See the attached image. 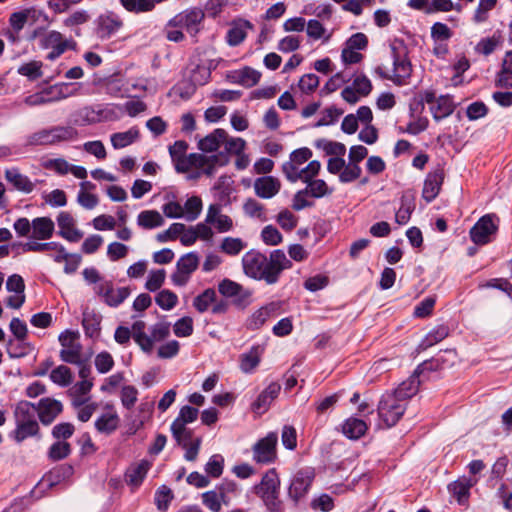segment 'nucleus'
<instances>
[{
	"label": "nucleus",
	"mask_w": 512,
	"mask_h": 512,
	"mask_svg": "<svg viewBox=\"0 0 512 512\" xmlns=\"http://www.w3.org/2000/svg\"><path fill=\"white\" fill-rule=\"evenodd\" d=\"M70 134V131L65 128H55L52 130H43L38 133H35L31 137V143L37 145H47L55 143L56 141H60L62 139L67 138Z\"/></svg>",
	"instance_id": "nucleus-28"
},
{
	"label": "nucleus",
	"mask_w": 512,
	"mask_h": 512,
	"mask_svg": "<svg viewBox=\"0 0 512 512\" xmlns=\"http://www.w3.org/2000/svg\"><path fill=\"white\" fill-rule=\"evenodd\" d=\"M204 469L208 477L219 478L224 470V457L220 454L212 455Z\"/></svg>",
	"instance_id": "nucleus-51"
},
{
	"label": "nucleus",
	"mask_w": 512,
	"mask_h": 512,
	"mask_svg": "<svg viewBox=\"0 0 512 512\" xmlns=\"http://www.w3.org/2000/svg\"><path fill=\"white\" fill-rule=\"evenodd\" d=\"M102 316L94 310L86 308L83 311L82 326L86 337L98 339L101 333Z\"/></svg>",
	"instance_id": "nucleus-23"
},
{
	"label": "nucleus",
	"mask_w": 512,
	"mask_h": 512,
	"mask_svg": "<svg viewBox=\"0 0 512 512\" xmlns=\"http://www.w3.org/2000/svg\"><path fill=\"white\" fill-rule=\"evenodd\" d=\"M60 228L59 235L70 242H78L83 237V232L74 227V219L70 213L62 211L57 217Z\"/></svg>",
	"instance_id": "nucleus-20"
},
{
	"label": "nucleus",
	"mask_w": 512,
	"mask_h": 512,
	"mask_svg": "<svg viewBox=\"0 0 512 512\" xmlns=\"http://www.w3.org/2000/svg\"><path fill=\"white\" fill-rule=\"evenodd\" d=\"M199 265V257L195 252H189L183 255L176 264L178 270H182L185 274L191 275Z\"/></svg>",
	"instance_id": "nucleus-52"
},
{
	"label": "nucleus",
	"mask_w": 512,
	"mask_h": 512,
	"mask_svg": "<svg viewBox=\"0 0 512 512\" xmlns=\"http://www.w3.org/2000/svg\"><path fill=\"white\" fill-rule=\"evenodd\" d=\"M139 136V129L137 127H131L127 131L112 134L111 143L115 149H121L134 143Z\"/></svg>",
	"instance_id": "nucleus-38"
},
{
	"label": "nucleus",
	"mask_w": 512,
	"mask_h": 512,
	"mask_svg": "<svg viewBox=\"0 0 512 512\" xmlns=\"http://www.w3.org/2000/svg\"><path fill=\"white\" fill-rule=\"evenodd\" d=\"M155 302L161 309L168 311L177 305L178 297L174 292L164 289L156 295Z\"/></svg>",
	"instance_id": "nucleus-55"
},
{
	"label": "nucleus",
	"mask_w": 512,
	"mask_h": 512,
	"mask_svg": "<svg viewBox=\"0 0 512 512\" xmlns=\"http://www.w3.org/2000/svg\"><path fill=\"white\" fill-rule=\"evenodd\" d=\"M42 62L30 61L25 63L18 68V73L22 76H26L29 80H37L42 76Z\"/></svg>",
	"instance_id": "nucleus-57"
},
{
	"label": "nucleus",
	"mask_w": 512,
	"mask_h": 512,
	"mask_svg": "<svg viewBox=\"0 0 512 512\" xmlns=\"http://www.w3.org/2000/svg\"><path fill=\"white\" fill-rule=\"evenodd\" d=\"M67 88V84H55L43 89L41 92L46 99H49V103H51L66 98L69 95L65 91Z\"/></svg>",
	"instance_id": "nucleus-60"
},
{
	"label": "nucleus",
	"mask_w": 512,
	"mask_h": 512,
	"mask_svg": "<svg viewBox=\"0 0 512 512\" xmlns=\"http://www.w3.org/2000/svg\"><path fill=\"white\" fill-rule=\"evenodd\" d=\"M214 491L218 492L220 500L225 506L230 505L231 496L236 495L238 491V485L234 480L223 479L221 483L217 484Z\"/></svg>",
	"instance_id": "nucleus-44"
},
{
	"label": "nucleus",
	"mask_w": 512,
	"mask_h": 512,
	"mask_svg": "<svg viewBox=\"0 0 512 512\" xmlns=\"http://www.w3.org/2000/svg\"><path fill=\"white\" fill-rule=\"evenodd\" d=\"M123 25L122 20L113 12L102 14L98 18V34L102 37H110Z\"/></svg>",
	"instance_id": "nucleus-24"
},
{
	"label": "nucleus",
	"mask_w": 512,
	"mask_h": 512,
	"mask_svg": "<svg viewBox=\"0 0 512 512\" xmlns=\"http://www.w3.org/2000/svg\"><path fill=\"white\" fill-rule=\"evenodd\" d=\"M394 157H407L412 160H428V156L422 151H419L417 147L413 146L407 140H399L395 144Z\"/></svg>",
	"instance_id": "nucleus-35"
},
{
	"label": "nucleus",
	"mask_w": 512,
	"mask_h": 512,
	"mask_svg": "<svg viewBox=\"0 0 512 512\" xmlns=\"http://www.w3.org/2000/svg\"><path fill=\"white\" fill-rule=\"evenodd\" d=\"M261 78V73L251 67L243 68L239 73L238 82L244 86H255Z\"/></svg>",
	"instance_id": "nucleus-63"
},
{
	"label": "nucleus",
	"mask_w": 512,
	"mask_h": 512,
	"mask_svg": "<svg viewBox=\"0 0 512 512\" xmlns=\"http://www.w3.org/2000/svg\"><path fill=\"white\" fill-rule=\"evenodd\" d=\"M34 407L36 418L38 417L43 425H50L63 412V404L50 397L41 398Z\"/></svg>",
	"instance_id": "nucleus-12"
},
{
	"label": "nucleus",
	"mask_w": 512,
	"mask_h": 512,
	"mask_svg": "<svg viewBox=\"0 0 512 512\" xmlns=\"http://www.w3.org/2000/svg\"><path fill=\"white\" fill-rule=\"evenodd\" d=\"M393 59V82L401 85L411 75V63L407 57V49L401 43L399 46L391 45Z\"/></svg>",
	"instance_id": "nucleus-8"
},
{
	"label": "nucleus",
	"mask_w": 512,
	"mask_h": 512,
	"mask_svg": "<svg viewBox=\"0 0 512 512\" xmlns=\"http://www.w3.org/2000/svg\"><path fill=\"white\" fill-rule=\"evenodd\" d=\"M314 477L315 474L312 469L306 468L297 471L289 486L288 494L290 498L297 502L299 499L304 497L307 494Z\"/></svg>",
	"instance_id": "nucleus-13"
},
{
	"label": "nucleus",
	"mask_w": 512,
	"mask_h": 512,
	"mask_svg": "<svg viewBox=\"0 0 512 512\" xmlns=\"http://www.w3.org/2000/svg\"><path fill=\"white\" fill-rule=\"evenodd\" d=\"M281 390V386L277 382L270 383L257 397L252 404V410L255 413H265L271 403L278 397Z\"/></svg>",
	"instance_id": "nucleus-17"
},
{
	"label": "nucleus",
	"mask_w": 512,
	"mask_h": 512,
	"mask_svg": "<svg viewBox=\"0 0 512 512\" xmlns=\"http://www.w3.org/2000/svg\"><path fill=\"white\" fill-rule=\"evenodd\" d=\"M415 210V196L412 191H405L401 196V205L395 214V221L399 225L406 224Z\"/></svg>",
	"instance_id": "nucleus-27"
},
{
	"label": "nucleus",
	"mask_w": 512,
	"mask_h": 512,
	"mask_svg": "<svg viewBox=\"0 0 512 512\" xmlns=\"http://www.w3.org/2000/svg\"><path fill=\"white\" fill-rule=\"evenodd\" d=\"M215 301H216L215 290L212 288H207L201 294H199L198 296H196L194 298L193 306L195 307V309L198 312L203 313V312L207 311L210 304H212Z\"/></svg>",
	"instance_id": "nucleus-49"
},
{
	"label": "nucleus",
	"mask_w": 512,
	"mask_h": 512,
	"mask_svg": "<svg viewBox=\"0 0 512 512\" xmlns=\"http://www.w3.org/2000/svg\"><path fill=\"white\" fill-rule=\"evenodd\" d=\"M330 173L339 174L342 182H351L360 176L359 162H327Z\"/></svg>",
	"instance_id": "nucleus-19"
},
{
	"label": "nucleus",
	"mask_w": 512,
	"mask_h": 512,
	"mask_svg": "<svg viewBox=\"0 0 512 512\" xmlns=\"http://www.w3.org/2000/svg\"><path fill=\"white\" fill-rule=\"evenodd\" d=\"M455 110V104L449 95H441L437 98L435 104L430 107V111L435 121H440L450 116Z\"/></svg>",
	"instance_id": "nucleus-30"
},
{
	"label": "nucleus",
	"mask_w": 512,
	"mask_h": 512,
	"mask_svg": "<svg viewBox=\"0 0 512 512\" xmlns=\"http://www.w3.org/2000/svg\"><path fill=\"white\" fill-rule=\"evenodd\" d=\"M32 8L24 9L22 11L14 12L9 17V24L15 33H19L25 26L28 18L34 13Z\"/></svg>",
	"instance_id": "nucleus-54"
},
{
	"label": "nucleus",
	"mask_w": 512,
	"mask_h": 512,
	"mask_svg": "<svg viewBox=\"0 0 512 512\" xmlns=\"http://www.w3.org/2000/svg\"><path fill=\"white\" fill-rule=\"evenodd\" d=\"M317 148L322 149L329 160H343L346 153V147L339 142L328 141L326 139H319L315 142Z\"/></svg>",
	"instance_id": "nucleus-36"
},
{
	"label": "nucleus",
	"mask_w": 512,
	"mask_h": 512,
	"mask_svg": "<svg viewBox=\"0 0 512 512\" xmlns=\"http://www.w3.org/2000/svg\"><path fill=\"white\" fill-rule=\"evenodd\" d=\"M75 432V427L70 422H62L56 424L51 431V435L57 441H66Z\"/></svg>",
	"instance_id": "nucleus-58"
},
{
	"label": "nucleus",
	"mask_w": 512,
	"mask_h": 512,
	"mask_svg": "<svg viewBox=\"0 0 512 512\" xmlns=\"http://www.w3.org/2000/svg\"><path fill=\"white\" fill-rule=\"evenodd\" d=\"M6 179L13 184V186L24 193H30L34 189V184L30 179L19 173L17 169H11L6 171Z\"/></svg>",
	"instance_id": "nucleus-41"
},
{
	"label": "nucleus",
	"mask_w": 512,
	"mask_h": 512,
	"mask_svg": "<svg viewBox=\"0 0 512 512\" xmlns=\"http://www.w3.org/2000/svg\"><path fill=\"white\" fill-rule=\"evenodd\" d=\"M151 464L147 460H141L139 463L132 464L125 473L128 484L139 486L146 477Z\"/></svg>",
	"instance_id": "nucleus-31"
},
{
	"label": "nucleus",
	"mask_w": 512,
	"mask_h": 512,
	"mask_svg": "<svg viewBox=\"0 0 512 512\" xmlns=\"http://www.w3.org/2000/svg\"><path fill=\"white\" fill-rule=\"evenodd\" d=\"M245 246L246 244L240 238L225 237L222 240L220 249L227 255L236 256L245 248Z\"/></svg>",
	"instance_id": "nucleus-53"
},
{
	"label": "nucleus",
	"mask_w": 512,
	"mask_h": 512,
	"mask_svg": "<svg viewBox=\"0 0 512 512\" xmlns=\"http://www.w3.org/2000/svg\"><path fill=\"white\" fill-rule=\"evenodd\" d=\"M246 142L240 137H231L226 132V139L223 140L220 152L222 156L234 157L236 160H247V156L244 153Z\"/></svg>",
	"instance_id": "nucleus-21"
},
{
	"label": "nucleus",
	"mask_w": 512,
	"mask_h": 512,
	"mask_svg": "<svg viewBox=\"0 0 512 512\" xmlns=\"http://www.w3.org/2000/svg\"><path fill=\"white\" fill-rule=\"evenodd\" d=\"M233 180L229 176H221L214 185V189L217 191L218 201L224 205L230 203V196L234 191Z\"/></svg>",
	"instance_id": "nucleus-42"
},
{
	"label": "nucleus",
	"mask_w": 512,
	"mask_h": 512,
	"mask_svg": "<svg viewBox=\"0 0 512 512\" xmlns=\"http://www.w3.org/2000/svg\"><path fill=\"white\" fill-rule=\"evenodd\" d=\"M444 178V169L440 165L434 171L428 173L422 190V197L427 203L432 202L439 195Z\"/></svg>",
	"instance_id": "nucleus-15"
},
{
	"label": "nucleus",
	"mask_w": 512,
	"mask_h": 512,
	"mask_svg": "<svg viewBox=\"0 0 512 512\" xmlns=\"http://www.w3.org/2000/svg\"><path fill=\"white\" fill-rule=\"evenodd\" d=\"M256 194L261 198H271L278 193L279 182L272 177L264 176L255 181L254 184Z\"/></svg>",
	"instance_id": "nucleus-34"
},
{
	"label": "nucleus",
	"mask_w": 512,
	"mask_h": 512,
	"mask_svg": "<svg viewBox=\"0 0 512 512\" xmlns=\"http://www.w3.org/2000/svg\"><path fill=\"white\" fill-rule=\"evenodd\" d=\"M205 19V12L199 7L188 8L171 18L166 27L184 28L192 35H197L201 30V24Z\"/></svg>",
	"instance_id": "nucleus-4"
},
{
	"label": "nucleus",
	"mask_w": 512,
	"mask_h": 512,
	"mask_svg": "<svg viewBox=\"0 0 512 512\" xmlns=\"http://www.w3.org/2000/svg\"><path fill=\"white\" fill-rule=\"evenodd\" d=\"M262 353H263V348H261L259 345L252 346L248 352L243 353L240 356L241 371L244 373L253 372L261 361Z\"/></svg>",
	"instance_id": "nucleus-32"
},
{
	"label": "nucleus",
	"mask_w": 512,
	"mask_h": 512,
	"mask_svg": "<svg viewBox=\"0 0 512 512\" xmlns=\"http://www.w3.org/2000/svg\"><path fill=\"white\" fill-rule=\"evenodd\" d=\"M203 505L211 512H220L223 502L220 500L218 492L214 489L206 491L201 495Z\"/></svg>",
	"instance_id": "nucleus-59"
},
{
	"label": "nucleus",
	"mask_w": 512,
	"mask_h": 512,
	"mask_svg": "<svg viewBox=\"0 0 512 512\" xmlns=\"http://www.w3.org/2000/svg\"><path fill=\"white\" fill-rule=\"evenodd\" d=\"M495 84L501 88H512V51L505 53Z\"/></svg>",
	"instance_id": "nucleus-33"
},
{
	"label": "nucleus",
	"mask_w": 512,
	"mask_h": 512,
	"mask_svg": "<svg viewBox=\"0 0 512 512\" xmlns=\"http://www.w3.org/2000/svg\"><path fill=\"white\" fill-rule=\"evenodd\" d=\"M280 490L260 495L267 510L270 512H282V501L279 498Z\"/></svg>",
	"instance_id": "nucleus-64"
},
{
	"label": "nucleus",
	"mask_w": 512,
	"mask_h": 512,
	"mask_svg": "<svg viewBox=\"0 0 512 512\" xmlns=\"http://www.w3.org/2000/svg\"><path fill=\"white\" fill-rule=\"evenodd\" d=\"M243 210L249 217H256L261 221H266L264 206L253 198H249L243 205Z\"/></svg>",
	"instance_id": "nucleus-62"
},
{
	"label": "nucleus",
	"mask_w": 512,
	"mask_h": 512,
	"mask_svg": "<svg viewBox=\"0 0 512 512\" xmlns=\"http://www.w3.org/2000/svg\"><path fill=\"white\" fill-rule=\"evenodd\" d=\"M50 379L53 383L62 387L69 386L73 381L71 370L65 365H60L53 369L50 373Z\"/></svg>",
	"instance_id": "nucleus-48"
},
{
	"label": "nucleus",
	"mask_w": 512,
	"mask_h": 512,
	"mask_svg": "<svg viewBox=\"0 0 512 512\" xmlns=\"http://www.w3.org/2000/svg\"><path fill=\"white\" fill-rule=\"evenodd\" d=\"M366 430V423L358 418H349L342 426L343 434L350 439H359L365 434Z\"/></svg>",
	"instance_id": "nucleus-40"
},
{
	"label": "nucleus",
	"mask_w": 512,
	"mask_h": 512,
	"mask_svg": "<svg viewBox=\"0 0 512 512\" xmlns=\"http://www.w3.org/2000/svg\"><path fill=\"white\" fill-rule=\"evenodd\" d=\"M407 408V402L395 394L386 393L379 401L378 416L387 428L395 426L402 418Z\"/></svg>",
	"instance_id": "nucleus-3"
},
{
	"label": "nucleus",
	"mask_w": 512,
	"mask_h": 512,
	"mask_svg": "<svg viewBox=\"0 0 512 512\" xmlns=\"http://www.w3.org/2000/svg\"><path fill=\"white\" fill-rule=\"evenodd\" d=\"M173 498L172 490L169 487L166 485L160 486L156 490L154 497L157 509L161 512H166Z\"/></svg>",
	"instance_id": "nucleus-50"
},
{
	"label": "nucleus",
	"mask_w": 512,
	"mask_h": 512,
	"mask_svg": "<svg viewBox=\"0 0 512 512\" xmlns=\"http://www.w3.org/2000/svg\"><path fill=\"white\" fill-rule=\"evenodd\" d=\"M226 139V130L217 128L198 141V149L204 153H212L221 148L223 140Z\"/></svg>",
	"instance_id": "nucleus-25"
},
{
	"label": "nucleus",
	"mask_w": 512,
	"mask_h": 512,
	"mask_svg": "<svg viewBox=\"0 0 512 512\" xmlns=\"http://www.w3.org/2000/svg\"><path fill=\"white\" fill-rule=\"evenodd\" d=\"M284 162L282 169L291 182L297 180L308 181L316 176L320 170V162Z\"/></svg>",
	"instance_id": "nucleus-9"
},
{
	"label": "nucleus",
	"mask_w": 512,
	"mask_h": 512,
	"mask_svg": "<svg viewBox=\"0 0 512 512\" xmlns=\"http://www.w3.org/2000/svg\"><path fill=\"white\" fill-rule=\"evenodd\" d=\"M277 442L276 432H269L264 438L258 440L252 447L253 460L261 464L273 463L277 458Z\"/></svg>",
	"instance_id": "nucleus-6"
},
{
	"label": "nucleus",
	"mask_w": 512,
	"mask_h": 512,
	"mask_svg": "<svg viewBox=\"0 0 512 512\" xmlns=\"http://www.w3.org/2000/svg\"><path fill=\"white\" fill-rule=\"evenodd\" d=\"M122 7L134 14L152 12V2L150 0H119Z\"/></svg>",
	"instance_id": "nucleus-47"
},
{
	"label": "nucleus",
	"mask_w": 512,
	"mask_h": 512,
	"mask_svg": "<svg viewBox=\"0 0 512 512\" xmlns=\"http://www.w3.org/2000/svg\"><path fill=\"white\" fill-rule=\"evenodd\" d=\"M477 483V479L461 477L447 486L448 492L461 506H466L470 498V490Z\"/></svg>",
	"instance_id": "nucleus-16"
},
{
	"label": "nucleus",
	"mask_w": 512,
	"mask_h": 512,
	"mask_svg": "<svg viewBox=\"0 0 512 512\" xmlns=\"http://www.w3.org/2000/svg\"><path fill=\"white\" fill-rule=\"evenodd\" d=\"M178 173H185L188 180H197L202 175L212 176L216 164L224 166L228 162H174Z\"/></svg>",
	"instance_id": "nucleus-11"
},
{
	"label": "nucleus",
	"mask_w": 512,
	"mask_h": 512,
	"mask_svg": "<svg viewBox=\"0 0 512 512\" xmlns=\"http://www.w3.org/2000/svg\"><path fill=\"white\" fill-rule=\"evenodd\" d=\"M72 452L71 444L67 441L54 442L47 452L49 460L56 462L67 458Z\"/></svg>",
	"instance_id": "nucleus-46"
},
{
	"label": "nucleus",
	"mask_w": 512,
	"mask_h": 512,
	"mask_svg": "<svg viewBox=\"0 0 512 512\" xmlns=\"http://www.w3.org/2000/svg\"><path fill=\"white\" fill-rule=\"evenodd\" d=\"M449 327L447 325L441 324L434 327L420 342L419 349L426 350L433 345L441 342L449 335Z\"/></svg>",
	"instance_id": "nucleus-37"
},
{
	"label": "nucleus",
	"mask_w": 512,
	"mask_h": 512,
	"mask_svg": "<svg viewBox=\"0 0 512 512\" xmlns=\"http://www.w3.org/2000/svg\"><path fill=\"white\" fill-rule=\"evenodd\" d=\"M494 218H497L494 214H486L472 226L469 236L473 243L481 246L491 242V237L498 231Z\"/></svg>",
	"instance_id": "nucleus-5"
},
{
	"label": "nucleus",
	"mask_w": 512,
	"mask_h": 512,
	"mask_svg": "<svg viewBox=\"0 0 512 512\" xmlns=\"http://www.w3.org/2000/svg\"><path fill=\"white\" fill-rule=\"evenodd\" d=\"M278 490H280V479L278 477L276 469L274 468L267 471L263 475L260 483L256 484L253 487V491L257 496Z\"/></svg>",
	"instance_id": "nucleus-26"
},
{
	"label": "nucleus",
	"mask_w": 512,
	"mask_h": 512,
	"mask_svg": "<svg viewBox=\"0 0 512 512\" xmlns=\"http://www.w3.org/2000/svg\"><path fill=\"white\" fill-rule=\"evenodd\" d=\"M242 266L246 276L273 285L279 281L284 270L292 267V262L281 249L273 250L269 257L250 250L243 255Z\"/></svg>",
	"instance_id": "nucleus-1"
},
{
	"label": "nucleus",
	"mask_w": 512,
	"mask_h": 512,
	"mask_svg": "<svg viewBox=\"0 0 512 512\" xmlns=\"http://www.w3.org/2000/svg\"><path fill=\"white\" fill-rule=\"evenodd\" d=\"M137 223L144 229H153L162 226L164 219L156 210H145L139 213Z\"/></svg>",
	"instance_id": "nucleus-43"
},
{
	"label": "nucleus",
	"mask_w": 512,
	"mask_h": 512,
	"mask_svg": "<svg viewBox=\"0 0 512 512\" xmlns=\"http://www.w3.org/2000/svg\"><path fill=\"white\" fill-rule=\"evenodd\" d=\"M307 183V186L305 188L306 192L309 193L311 197L314 198H321L327 194H330L331 191L329 190L326 182L324 180H313L311 178L308 181H305Z\"/></svg>",
	"instance_id": "nucleus-56"
},
{
	"label": "nucleus",
	"mask_w": 512,
	"mask_h": 512,
	"mask_svg": "<svg viewBox=\"0 0 512 512\" xmlns=\"http://www.w3.org/2000/svg\"><path fill=\"white\" fill-rule=\"evenodd\" d=\"M98 294L104 297L107 305L117 307L130 295V290L128 287H120L114 290L111 283H106L98 287Z\"/></svg>",
	"instance_id": "nucleus-22"
},
{
	"label": "nucleus",
	"mask_w": 512,
	"mask_h": 512,
	"mask_svg": "<svg viewBox=\"0 0 512 512\" xmlns=\"http://www.w3.org/2000/svg\"><path fill=\"white\" fill-rule=\"evenodd\" d=\"M427 364L428 362H422L419 364L413 374L407 380L400 383L399 386L391 392V394H395V396L401 398L402 401L407 402L408 399L418 392L420 386L419 376L424 372V368Z\"/></svg>",
	"instance_id": "nucleus-14"
},
{
	"label": "nucleus",
	"mask_w": 512,
	"mask_h": 512,
	"mask_svg": "<svg viewBox=\"0 0 512 512\" xmlns=\"http://www.w3.org/2000/svg\"><path fill=\"white\" fill-rule=\"evenodd\" d=\"M118 424L117 414L105 413L95 421V428L100 433L111 434L118 428Z\"/></svg>",
	"instance_id": "nucleus-45"
},
{
	"label": "nucleus",
	"mask_w": 512,
	"mask_h": 512,
	"mask_svg": "<svg viewBox=\"0 0 512 512\" xmlns=\"http://www.w3.org/2000/svg\"><path fill=\"white\" fill-rule=\"evenodd\" d=\"M39 47L41 49H51L47 54L46 59L50 61L56 60L67 49L71 48L70 42L63 38V35L58 31H50L43 34L39 38Z\"/></svg>",
	"instance_id": "nucleus-10"
},
{
	"label": "nucleus",
	"mask_w": 512,
	"mask_h": 512,
	"mask_svg": "<svg viewBox=\"0 0 512 512\" xmlns=\"http://www.w3.org/2000/svg\"><path fill=\"white\" fill-rule=\"evenodd\" d=\"M15 428L9 432L8 437L17 444L29 438L40 440L42 438L40 425L36 418L34 403L20 401L14 409Z\"/></svg>",
	"instance_id": "nucleus-2"
},
{
	"label": "nucleus",
	"mask_w": 512,
	"mask_h": 512,
	"mask_svg": "<svg viewBox=\"0 0 512 512\" xmlns=\"http://www.w3.org/2000/svg\"><path fill=\"white\" fill-rule=\"evenodd\" d=\"M165 277L166 272L164 269L151 271L145 283V288L151 292L159 290L165 281Z\"/></svg>",
	"instance_id": "nucleus-61"
},
{
	"label": "nucleus",
	"mask_w": 512,
	"mask_h": 512,
	"mask_svg": "<svg viewBox=\"0 0 512 512\" xmlns=\"http://www.w3.org/2000/svg\"><path fill=\"white\" fill-rule=\"evenodd\" d=\"M218 291L223 297L231 298L232 303L239 308L248 306L252 296L250 290L227 278L219 282Z\"/></svg>",
	"instance_id": "nucleus-7"
},
{
	"label": "nucleus",
	"mask_w": 512,
	"mask_h": 512,
	"mask_svg": "<svg viewBox=\"0 0 512 512\" xmlns=\"http://www.w3.org/2000/svg\"><path fill=\"white\" fill-rule=\"evenodd\" d=\"M253 29V24L248 20H234L226 34L227 44L231 47L240 45L247 37V30Z\"/></svg>",
	"instance_id": "nucleus-18"
},
{
	"label": "nucleus",
	"mask_w": 512,
	"mask_h": 512,
	"mask_svg": "<svg viewBox=\"0 0 512 512\" xmlns=\"http://www.w3.org/2000/svg\"><path fill=\"white\" fill-rule=\"evenodd\" d=\"M34 349L26 340L9 339L6 343V351L10 358H22Z\"/></svg>",
	"instance_id": "nucleus-39"
},
{
	"label": "nucleus",
	"mask_w": 512,
	"mask_h": 512,
	"mask_svg": "<svg viewBox=\"0 0 512 512\" xmlns=\"http://www.w3.org/2000/svg\"><path fill=\"white\" fill-rule=\"evenodd\" d=\"M54 229V222L49 217H38L32 220V238L34 239H50Z\"/></svg>",
	"instance_id": "nucleus-29"
}]
</instances>
